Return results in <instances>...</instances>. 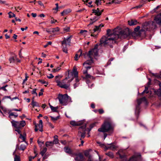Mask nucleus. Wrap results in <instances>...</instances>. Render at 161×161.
Instances as JSON below:
<instances>
[{
    "instance_id": "obj_1",
    "label": "nucleus",
    "mask_w": 161,
    "mask_h": 161,
    "mask_svg": "<svg viewBox=\"0 0 161 161\" xmlns=\"http://www.w3.org/2000/svg\"><path fill=\"white\" fill-rule=\"evenodd\" d=\"M98 45L96 44L93 48L89 51L88 53H83V55L84 56V58H86V57H88L90 58V60H87L83 64L84 66H91V65L93 63V57L95 58L98 55Z\"/></svg>"
},
{
    "instance_id": "obj_2",
    "label": "nucleus",
    "mask_w": 161,
    "mask_h": 161,
    "mask_svg": "<svg viewBox=\"0 0 161 161\" xmlns=\"http://www.w3.org/2000/svg\"><path fill=\"white\" fill-rule=\"evenodd\" d=\"M119 38H120V37H119V35H116L114 37L103 36L100 40V44L105 47L108 46L112 48V44L115 43L116 40Z\"/></svg>"
},
{
    "instance_id": "obj_3",
    "label": "nucleus",
    "mask_w": 161,
    "mask_h": 161,
    "mask_svg": "<svg viewBox=\"0 0 161 161\" xmlns=\"http://www.w3.org/2000/svg\"><path fill=\"white\" fill-rule=\"evenodd\" d=\"M108 36L114 37L116 35H119V37L120 38H125L128 36L129 35V32H125L124 31L120 30H118V29L115 28L113 31L110 29H108L107 31Z\"/></svg>"
},
{
    "instance_id": "obj_4",
    "label": "nucleus",
    "mask_w": 161,
    "mask_h": 161,
    "mask_svg": "<svg viewBox=\"0 0 161 161\" xmlns=\"http://www.w3.org/2000/svg\"><path fill=\"white\" fill-rule=\"evenodd\" d=\"M58 77V76H55V81L57 83V85L61 88L67 90L69 89L70 86V83L74 79V78L72 77L71 80H68L67 78H66L60 81L57 79Z\"/></svg>"
},
{
    "instance_id": "obj_5",
    "label": "nucleus",
    "mask_w": 161,
    "mask_h": 161,
    "mask_svg": "<svg viewBox=\"0 0 161 161\" xmlns=\"http://www.w3.org/2000/svg\"><path fill=\"white\" fill-rule=\"evenodd\" d=\"M98 131L104 133L109 131L111 133H112L114 131V126L111 122L105 121L102 125L101 127L98 129Z\"/></svg>"
},
{
    "instance_id": "obj_6",
    "label": "nucleus",
    "mask_w": 161,
    "mask_h": 161,
    "mask_svg": "<svg viewBox=\"0 0 161 161\" xmlns=\"http://www.w3.org/2000/svg\"><path fill=\"white\" fill-rule=\"evenodd\" d=\"M57 98L59 103L63 106H66L69 103L72 102L70 97L66 94L64 95L59 94Z\"/></svg>"
},
{
    "instance_id": "obj_7",
    "label": "nucleus",
    "mask_w": 161,
    "mask_h": 161,
    "mask_svg": "<svg viewBox=\"0 0 161 161\" xmlns=\"http://www.w3.org/2000/svg\"><path fill=\"white\" fill-rule=\"evenodd\" d=\"M103 11L104 9L99 10V9L98 8L96 9H93L91 15H92L93 14H94L96 16L91 19V21L89 25H92L93 23L97 20L100 18V16Z\"/></svg>"
},
{
    "instance_id": "obj_8",
    "label": "nucleus",
    "mask_w": 161,
    "mask_h": 161,
    "mask_svg": "<svg viewBox=\"0 0 161 161\" xmlns=\"http://www.w3.org/2000/svg\"><path fill=\"white\" fill-rule=\"evenodd\" d=\"M156 23L153 20L151 24H144L143 26L141 31H150L151 30H153L157 27Z\"/></svg>"
},
{
    "instance_id": "obj_9",
    "label": "nucleus",
    "mask_w": 161,
    "mask_h": 161,
    "mask_svg": "<svg viewBox=\"0 0 161 161\" xmlns=\"http://www.w3.org/2000/svg\"><path fill=\"white\" fill-rule=\"evenodd\" d=\"M86 126V125L84 124L79 128L78 135L79 136H80L81 138L80 139V140H81L82 138H84L85 137Z\"/></svg>"
},
{
    "instance_id": "obj_10",
    "label": "nucleus",
    "mask_w": 161,
    "mask_h": 161,
    "mask_svg": "<svg viewBox=\"0 0 161 161\" xmlns=\"http://www.w3.org/2000/svg\"><path fill=\"white\" fill-rule=\"evenodd\" d=\"M74 157L75 156V161H84L85 158L82 154L81 153H75L73 154Z\"/></svg>"
},
{
    "instance_id": "obj_11",
    "label": "nucleus",
    "mask_w": 161,
    "mask_h": 161,
    "mask_svg": "<svg viewBox=\"0 0 161 161\" xmlns=\"http://www.w3.org/2000/svg\"><path fill=\"white\" fill-rule=\"evenodd\" d=\"M77 75H78V72L76 69V68H74L72 71L68 72V75L67 77V79L71 78L70 80H71L72 77H73L74 78L75 77H77Z\"/></svg>"
},
{
    "instance_id": "obj_12",
    "label": "nucleus",
    "mask_w": 161,
    "mask_h": 161,
    "mask_svg": "<svg viewBox=\"0 0 161 161\" xmlns=\"http://www.w3.org/2000/svg\"><path fill=\"white\" fill-rule=\"evenodd\" d=\"M140 27L139 26H137L134 29V31L132 33V36L134 37L140 36L141 33L140 32L142 31H141V29L140 31Z\"/></svg>"
},
{
    "instance_id": "obj_13",
    "label": "nucleus",
    "mask_w": 161,
    "mask_h": 161,
    "mask_svg": "<svg viewBox=\"0 0 161 161\" xmlns=\"http://www.w3.org/2000/svg\"><path fill=\"white\" fill-rule=\"evenodd\" d=\"M103 25L102 24H100L98 26H95V28L93 30V32H92V34L91 36H96V35L94 33L96 32V31H100V27H103Z\"/></svg>"
},
{
    "instance_id": "obj_14",
    "label": "nucleus",
    "mask_w": 161,
    "mask_h": 161,
    "mask_svg": "<svg viewBox=\"0 0 161 161\" xmlns=\"http://www.w3.org/2000/svg\"><path fill=\"white\" fill-rule=\"evenodd\" d=\"M153 20L158 25H161V12L160 14L155 17Z\"/></svg>"
},
{
    "instance_id": "obj_15",
    "label": "nucleus",
    "mask_w": 161,
    "mask_h": 161,
    "mask_svg": "<svg viewBox=\"0 0 161 161\" xmlns=\"http://www.w3.org/2000/svg\"><path fill=\"white\" fill-rule=\"evenodd\" d=\"M71 36H70L67 37L66 39L64 38V40L62 42V45H70L71 39Z\"/></svg>"
},
{
    "instance_id": "obj_16",
    "label": "nucleus",
    "mask_w": 161,
    "mask_h": 161,
    "mask_svg": "<svg viewBox=\"0 0 161 161\" xmlns=\"http://www.w3.org/2000/svg\"><path fill=\"white\" fill-rule=\"evenodd\" d=\"M11 123L13 126L15 128H20V126L19 121H15L12 120L11 121Z\"/></svg>"
},
{
    "instance_id": "obj_17",
    "label": "nucleus",
    "mask_w": 161,
    "mask_h": 161,
    "mask_svg": "<svg viewBox=\"0 0 161 161\" xmlns=\"http://www.w3.org/2000/svg\"><path fill=\"white\" fill-rule=\"evenodd\" d=\"M64 151L67 153L69 154L72 157H74L73 154L74 153H73L71 149L68 147H65L64 148Z\"/></svg>"
},
{
    "instance_id": "obj_18",
    "label": "nucleus",
    "mask_w": 161,
    "mask_h": 161,
    "mask_svg": "<svg viewBox=\"0 0 161 161\" xmlns=\"http://www.w3.org/2000/svg\"><path fill=\"white\" fill-rule=\"evenodd\" d=\"M146 101V99L145 97H144L142 98L138 99L137 100L138 105L136 106V110H139L140 105L142 102L143 101Z\"/></svg>"
},
{
    "instance_id": "obj_19",
    "label": "nucleus",
    "mask_w": 161,
    "mask_h": 161,
    "mask_svg": "<svg viewBox=\"0 0 161 161\" xmlns=\"http://www.w3.org/2000/svg\"><path fill=\"white\" fill-rule=\"evenodd\" d=\"M92 67V66H84V68H82V72L84 74L86 75L87 74L88 70L90 69Z\"/></svg>"
},
{
    "instance_id": "obj_20",
    "label": "nucleus",
    "mask_w": 161,
    "mask_h": 161,
    "mask_svg": "<svg viewBox=\"0 0 161 161\" xmlns=\"http://www.w3.org/2000/svg\"><path fill=\"white\" fill-rule=\"evenodd\" d=\"M92 151V150L91 149H89L88 150H86L84 152V154L86 157L88 158L89 156H92L91 154V152Z\"/></svg>"
},
{
    "instance_id": "obj_21",
    "label": "nucleus",
    "mask_w": 161,
    "mask_h": 161,
    "mask_svg": "<svg viewBox=\"0 0 161 161\" xmlns=\"http://www.w3.org/2000/svg\"><path fill=\"white\" fill-rule=\"evenodd\" d=\"M138 23L136 19H131L128 21V24L130 26L136 25Z\"/></svg>"
},
{
    "instance_id": "obj_22",
    "label": "nucleus",
    "mask_w": 161,
    "mask_h": 161,
    "mask_svg": "<svg viewBox=\"0 0 161 161\" xmlns=\"http://www.w3.org/2000/svg\"><path fill=\"white\" fill-rule=\"evenodd\" d=\"M70 123L73 126H79L82 124V122L81 121L76 122L74 121H70Z\"/></svg>"
},
{
    "instance_id": "obj_23",
    "label": "nucleus",
    "mask_w": 161,
    "mask_h": 161,
    "mask_svg": "<svg viewBox=\"0 0 161 161\" xmlns=\"http://www.w3.org/2000/svg\"><path fill=\"white\" fill-rule=\"evenodd\" d=\"M37 125V128L38 127V129L40 131L42 132L43 131L42 127V120H40L39 121V124H36Z\"/></svg>"
},
{
    "instance_id": "obj_24",
    "label": "nucleus",
    "mask_w": 161,
    "mask_h": 161,
    "mask_svg": "<svg viewBox=\"0 0 161 161\" xmlns=\"http://www.w3.org/2000/svg\"><path fill=\"white\" fill-rule=\"evenodd\" d=\"M34 97H33L32 99V102L31 103V104L32 106L33 107H34L35 106L36 107H39V103L35 101L34 100Z\"/></svg>"
},
{
    "instance_id": "obj_25",
    "label": "nucleus",
    "mask_w": 161,
    "mask_h": 161,
    "mask_svg": "<svg viewBox=\"0 0 161 161\" xmlns=\"http://www.w3.org/2000/svg\"><path fill=\"white\" fill-rule=\"evenodd\" d=\"M9 117L11 119L13 118H16L18 116V115L16 113L15 114H14V113L11 112L9 113Z\"/></svg>"
},
{
    "instance_id": "obj_26",
    "label": "nucleus",
    "mask_w": 161,
    "mask_h": 161,
    "mask_svg": "<svg viewBox=\"0 0 161 161\" xmlns=\"http://www.w3.org/2000/svg\"><path fill=\"white\" fill-rule=\"evenodd\" d=\"M109 145H110L111 146H110L106 147V149H111L113 150L116 148V146L115 145H113L112 144H110Z\"/></svg>"
},
{
    "instance_id": "obj_27",
    "label": "nucleus",
    "mask_w": 161,
    "mask_h": 161,
    "mask_svg": "<svg viewBox=\"0 0 161 161\" xmlns=\"http://www.w3.org/2000/svg\"><path fill=\"white\" fill-rule=\"evenodd\" d=\"M102 0H95L94 2L95 5L97 7L101 5L102 3Z\"/></svg>"
},
{
    "instance_id": "obj_28",
    "label": "nucleus",
    "mask_w": 161,
    "mask_h": 161,
    "mask_svg": "<svg viewBox=\"0 0 161 161\" xmlns=\"http://www.w3.org/2000/svg\"><path fill=\"white\" fill-rule=\"evenodd\" d=\"M19 138L22 140V142H25L26 139V134H24L23 135L22 134H20Z\"/></svg>"
},
{
    "instance_id": "obj_29",
    "label": "nucleus",
    "mask_w": 161,
    "mask_h": 161,
    "mask_svg": "<svg viewBox=\"0 0 161 161\" xmlns=\"http://www.w3.org/2000/svg\"><path fill=\"white\" fill-rule=\"evenodd\" d=\"M121 152H122V151H121L120 150H119L117 153V154L119 156L120 158H125L126 157V156L124 154H121Z\"/></svg>"
},
{
    "instance_id": "obj_30",
    "label": "nucleus",
    "mask_w": 161,
    "mask_h": 161,
    "mask_svg": "<svg viewBox=\"0 0 161 161\" xmlns=\"http://www.w3.org/2000/svg\"><path fill=\"white\" fill-rule=\"evenodd\" d=\"M137 157L135 156H133L130 158L128 161H137Z\"/></svg>"
},
{
    "instance_id": "obj_31",
    "label": "nucleus",
    "mask_w": 161,
    "mask_h": 161,
    "mask_svg": "<svg viewBox=\"0 0 161 161\" xmlns=\"http://www.w3.org/2000/svg\"><path fill=\"white\" fill-rule=\"evenodd\" d=\"M67 45H62V50L65 53H67V48L66 46Z\"/></svg>"
},
{
    "instance_id": "obj_32",
    "label": "nucleus",
    "mask_w": 161,
    "mask_h": 161,
    "mask_svg": "<svg viewBox=\"0 0 161 161\" xmlns=\"http://www.w3.org/2000/svg\"><path fill=\"white\" fill-rule=\"evenodd\" d=\"M26 148V147L25 144H21L20 147L18 148V149L20 150L24 151L25 149Z\"/></svg>"
},
{
    "instance_id": "obj_33",
    "label": "nucleus",
    "mask_w": 161,
    "mask_h": 161,
    "mask_svg": "<svg viewBox=\"0 0 161 161\" xmlns=\"http://www.w3.org/2000/svg\"><path fill=\"white\" fill-rule=\"evenodd\" d=\"M14 161H21L20 156L16 154L14 155Z\"/></svg>"
},
{
    "instance_id": "obj_34",
    "label": "nucleus",
    "mask_w": 161,
    "mask_h": 161,
    "mask_svg": "<svg viewBox=\"0 0 161 161\" xmlns=\"http://www.w3.org/2000/svg\"><path fill=\"white\" fill-rule=\"evenodd\" d=\"M45 145L47 147L52 146L53 145V142L52 141L47 142H46Z\"/></svg>"
},
{
    "instance_id": "obj_35",
    "label": "nucleus",
    "mask_w": 161,
    "mask_h": 161,
    "mask_svg": "<svg viewBox=\"0 0 161 161\" xmlns=\"http://www.w3.org/2000/svg\"><path fill=\"white\" fill-rule=\"evenodd\" d=\"M50 117L51 118V120L54 122L58 120L59 118V116H57L55 117L52 116H50Z\"/></svg>"
},
{
    "instance_id": "obj_36",
    "label": "nucleus",
    "mask_w": 161,
    "mask_h": 161,
    "mask_svg": "<svg viewBox=\"0 0 161 161\" xmlns=\"http://www.w3.org/2000/svg\"><path fill=\"white\" fill-rule=\"evenodd\" d=\"M47 151V148L46 147H44L43 148V149L42 150L40 154H41L42 156H43L45 153Z\"/></svg>"
},
{
    "instance_id": "obj_37",
    "label": "nucleus",
    "mask_w": 161,
    "mask_h": 161,
    "mask_svg": "<svg viewBox=\"0 0 161 161\" xmlns=\"http://www.w3.org/2000/svg\"><path fill=\"white\" fill-rule=\"evenodd\" d=\"M8 14L9 15V18L15 17V15L14 14L12 13L11 11L9 12L8 13Z\"/></svg>"
},
{
    "instance_id": "obj_38",
    "label": "nucleus",
    "mask_w": 161,
    "mask_h": 161,
    "mask_svg": "<svg viewBox=\"0 0 161 161\" xmlns=\"http://www.w3.org/2000/svg\"><path fill=\"white\" fill-rule=\"evenodd\" d=\"M105 154L111 158H112L114 157L113 154L112 152L107 153Z\"/></svg>"
},
{
    "instance_id": "obj_39",
    "label": "nucleus",
    "mask_w": 161,
    "mask_h": 161,
    "mask_svg": "<svg viewBox=\"0 0 161 161\" xmlns=\"http://www.w3.org/2000/svg\"><path fill=\"white\" fill-rule=\"evenodd\" d=\"M19 122L21 128L22 127H24L26 124L24 120L20 121Z\"/></svg>"
},
{
    "instance_id": "obj_40",
    "label": "nucleus",
    "mask_w": 161,
    "mask_h": 161,
    "mask_svg": "<svg viewBox=\"0 0 161 161\" xmlns=\"http://www.w3.org/2000/svg\"><path fill=\"white\" fill-rule=\"evenodd\" d=\"M50 108L53 112H56L57 111L58 107H55L52 105H50Z\"/></svg>"
},
{
    "instance_id": "obj_41",
    "label": "nucleus",
    "mask_w": 161,
    "mask_h": 161,
    "mask_svg": "<svg viewBox=\"0 0 161 161\" xmlns=\"http://www.w3.org/2000/svg\"><path fill=\"white\" fill-rule=\"evenodd\" d=\"M61 66L60 65L59 67H58L56 69H54L52 70V72H56L58 71L61 69Z\"/></svg>"
},
{
    "instance_id": "obj_42",
    "label": "nucleus",
    "mask_w": 161,
    "mask_h": 161,
    "mask_svg": "<svg viewBox=\"0 0 161 161\" xmlns=\"http://www.w3.org/2000/svg\"><path fill=\"white\" fill-rule=\"evenodd\" d=\"M51 32L53 33L55 31H59V28L58 27H57L55 28H51Z\"/></svg>"
},
{
    "instance_id": "obj_43",
    "label": "nucleus",
    "mask_w": 161,
    "mask_h": 161,
    "mask_svg": "<svg viewBox=\"0 0 161 161\" xmlns=\"http://www.w3.org/2000/svg\"><path fill=\"white\" fill-rule=\"evenodd\" d=\"M64 11V12L65 14H68L71 12V9L69 8L65 9Z\"/></svg>"
},
{
    "instance_id": "obj_44",
    "label": "nucleus",
    "mask_w": 161,
    "mask_h": 161,
    "mask_svg": "<svg viewBox=\"0 0 161 161\" xmlns=\"http://www.w3.org/2000/svg\"><path fill=\"white\" fill-rule=\"evenodd\" d=\"M36 89H34L31 92V93L32 94L34 95L35 96H37V94L36 92Z\"/></svg>"
},
{
    "instance_id": "obj_45",
    "label": "nucleus",
    "mask_w": 161,
    "mask_h": 161,
    "mask_svg": "<svg viewBox=\"0 0 161 161\" xmlns=\"http://www.w3.org/2000/svg\"><path fill=\"white\" fill-rule=\"evenodd\" d=\"M148 90V88L147 87H145V90L142 92V94H143L144 93H148L149 92Z\"/></svg>"
},
{
    "instance_id": "obj_46",
    "label": "nucleus",
    "mask_w": 161,
    "mask_h": 161,
    "mask_svg": "<svg viewBox=\"0 0 161 161\" xmlns=\"http://www.w3.org/2000/svg\"><path fill=\"white\" fill-rule=\"evenodd\" d=\"M157 94L158 96L160 97V100H161V90H158L157 91Z\"/></svg>"
},
{
    "instance_id": "obj_47",
    "label": "nucleus",
    "mask_w": 161,
    "mask_h": 161,
    "mask_svg": "<svg viewBox=\"0 0 161 161\" xmlns=\"http://www.w3.org/2000/svg\"><path fill=\"white\" fill-rule=\"evenodd\" d=\"M80 84V83L79 82H76L73 85L74 88V89L76 87L79 86Z\"/></svg>"
},
{
    "instance_id": "obj_48",
    "label": "nucleus",
    "mask_w": 161,
    "mask_h": 161,
    "mask_svg": "<svg viewBox=\"0 0 161 161\" xmlns=\"http://www.w3.org/2000/svg\"><path fill=\"white\" fill-rule=\"evenodd\" d=\"M82 50H81V49L79 50V51H78L77 53H80V54L79 55V58H80L82 55L84 57V56L83 55V54H82Z\"/></svg>"
},
{
    "instance_id": "obj_49",
    "label": "nucleus",
    "mask_w": 161,
    "mask_h": 161,
    "mask_svg": "<svg viewBox=\"0 0 161 161\" xmlns=\"http://www.w3.org/2000/svg\"><path fill=\"white\" fill-rule=\"evenodd\" d=\"M114 1H116V0H112V1H110V2H109L108 3L109 4H111L113 3H114L115 4L119 3L118 2H114Z\"/></svg>"
},
{
    "instance_id": "obj_50",
    "label": "nucleus",
    "mask_w": 161,
    "mask_h": 161,
    "mask_svg": "<svg viewBox=\"0 0 161 161\" xmlns=\"http://www.w3.org/2000/svg\"><path fill=\"white\" fill-rule=\"evenodd\" d=\"M54 76L52 74H49L47 76V77L48 79H52L53 78Z\"/></svg>"
},
{
    "instance_id": "obj_51",
    "label": "nucleus",
    "mask_w": 161,
    "mask_h": 161,
    "mask_svg": "<svg viewBox=\"0 0 161 161\" xmlns=\"http://www.w3.org/2000/svg\"><path fill=\"white\" fill-rule=\"evenodd\" d=\"M95 125L94 124H92L90 126V129L88 128V132L89 133L90 131L91 130V129Z\"/></svg>"
},
{
    "instance_id": "obj_52",
    "label": "nucleus",
    "mask_w": 161,
    "mask_h": 161,
    "mask_svg": "<svg viewBox=\"0 0 161 161\" xmlns=\"http://www.w3.org/2000/svg\"><path fill=\"white\" fill-rule=\"evenodd\" d=\"M52 42H48L46 44L44 45V47L46 48L47 47L48 45H51L52 44Z\"/></svg>"
},
{
    "instance_id": "obj_53",
    "label": "nucleus",
    "mask_w": 161,
    "mask_h": 161,
    "mask_svg": "<svg viewBox=\"0 0 161 161\" xmlns=\"http://www.w3.org/2000/svg\"><path fill=\"white\" fill-rule=\"evenodd\" d=\"M98 112L100 114H102L104 113V110L102 109H99L98 110Z\"/></svg>"
},
{
    "instance_id": "obj_54",
    "label": "nucleus",
    "mask_w": 161,
    "mask_h": 161,
    "mask_svg": "<svg viewBox=\"0 0 161 161\" xmlns=\"http://www.w3.org/2000/svg\"><path fill=\"white\" fill-rule=\"evenodd\" d=\"M51 19H52L51 21V24H54L56 22H57V20L53 19V18H52Z\"/></svg>"
},
{
    "instance_id": "obj_55",
    "label": "nucleus",
    "mask_w": 161,
    "mask_h": 161,
    "mask_svg": "<svg viewBox=\"0 0 161 161\" xmlns=\"http://www.w3.org/2000/svg\"><path fill=\"white\" fill-rule=\"evenodd\" d=\"M53 142V144H57L58 143V139H54L53 141L52 142Z\"/></svg>"
},
{
    "instance_id": "obj_56",
    "label": "nucleus",
    "mask_w": 161,
    "mask_h": 161,
    "mask_svg": "<svg viewBox=\"0 0 161 161\" xmlns=\"http://www.w3.org/2000/svg\"><path fill=\"white\" fill-rule=\"evenodd\" d=\"M85 77L87 79H88V78L91 79V76L90 75L87 74L85 75Z\"/></svg>"
},
{
    "instance_id": "obj_57",
    "label": "nucleus",
    "mask_w": 161,
    "mask_h": 161,
    "mask_svg": "<svg viewBox=\"0 0 161 161\" xmlns=\"http://www.w3.org/2000/svg\"><path fill=\"white\" fill-rule=\"evenodd\" d=\"M20 128H16V129L15 130V131H17L18 133L20 135V134H21V131L20 130Z\"/></svg>"
},
{
    "instance_id": "obj_58",
    "label": "nucleus",
    "mask_w": 161,
    "mask_h": 161,
    "mask_svg": "<svg viewBox=\"0 0 161 161\" xmlns=\"http://www.w3.org/2000/svg\"><path fill=\"white\" fill-rule=\"evenodd\" d=\"M8 86L7 85H6L4 86H3L0 88V89H2L4 91H7V90L6 89V87Z\"/></svg>"
},
{
    "instance_id": "obj_59",
    "label": "nucleus",
    "mask_w": 161,
    "mask_h": 161,
    "mask_svg": "<svg viewBox=\"0 0 161 161\" xmlns=\"http://www.w3.org/2000/svg\"><path fill=\"white\" fill-rule=\"evenodd\" d=\"M78 58H79V55L78 53H77L75 54V56L74 58L75 59V60L77 61V60H78Z\"/></svg>"
},
{
    "instance_id": "obj_60",
    "label": "nucleus",
    "mask_w": 161,
    "mask_h": 161,
    "mask_svg": "<svg viewBox=\"0 0 161 161\" xmlns=\"http://www.w3.org/2000/svg\"><path fill=\"white\" fill-rule=\"evenodd\" d=\"M87 32V31L86 30H81L80 31V33L81 34H83L86 32Z\"/></svg>"
},
{
    "instance_id": "obj_61",
    "label": "nucleus",
    "mask_w": 161,
    "mask_h": 161,
    "mask_svg": "<svg viewBox=\"0 0 161 161\" xmlns=\"http://www.w3.org/2000/svg\"><path fill=\"white\" fill-rule=\"evenodd\" d=\"M75 77V82H79L80 80L78 78V75H77V77Z\"/></svg>"
},
{
    "instance_id": "obj_62",
    "label": "nucleus",
    "mask_w": 161,
    "mask_h": 161,
    "mask_svg": "<svg viewBox=\"0 0 161 161\" xmlns=\"http://www.w3.org/2000/svg\"><path fill=\"white\" fill-rule=\"evenodd\" d=\"M92 3V1H91V2H89L88 3V4H89L90 5V6H89V7H94V6L93 5H92V4L91 5Z\"/></svg>"
},
{
    "instance_id": "obj_63",
    "label": "nucleus",
    "mask_w": 161,
    "mask_h": 161,
    "mask_svg": "<svg viewBox=\"0 0 161 161\" xmlns=\"http://www.w3.org/2000/svg\"><path fill=\"white\" fill-rule=\"evenodd\" d=\"M38 3L39 5L42 6L44 7L43 4L42 3V2L41 1H39L38 2Z\"/></svg>"
},
{
    "instance_id": "obj_64",
    "label": "nucleus",
    "mask_w": 161,
    "mask_h": 161,
    "mask_svg": "<svg viewBox=\"0 0 161 161\" xmlns=\"http://www.w3.org/2000/svg\"><path fill=\"white\" fill-rule=\"evenodd\" d=\"M69 27H67L64 28V30L66 32L68 31H69Z\"/></svg>"
}]
</instances>
